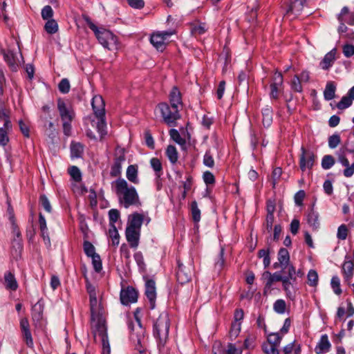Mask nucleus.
Returning a JSON list of instances; mask_svg holds the SVG:
<instances>
[{"label": "nucleus", "instance_id": "f257e3e1", "mask_svg": "<svg viewBox=\"0 0 354 354\" xmlns=\"http://www.w3.org/2000/svg\"><path fill=\"white\" fill-rule=\"evenodd\" d=\"M113 183L115 185V193L119 198V202L125 208L132 205H141L138 194L133 186L129 187L127 182L121 178H118Z\"/></svg>", "mask_w": 354, "mask_h": 354}, {"label": "nucleus", "instance_id": "f03ea898", "mask_svg": "<svg viewBox=\"0 0 354 354\" xmlns=\"http://www.w3.org/2000/svg\"><path fill=\"white\" fill-rule=\"evenodd\" d=\"M91 329L95 339L97 335L101 337L102 354H110L111 347L108 337L106 319L103 317L102 314H95L92 310V322L91 323Z\"/></svg>", "mask_w": 354, "mask_h": 354}, {"label": "nucleus", "instance_id": "7ed1b4c3", "mask_svg": "<svg viewBox=\"0 0 354 354\" xmlns=\"http://www.w3.org/2000/svg\"><path fill=\"white\" fill-rule=\"evenodd\" d=\"M83 19L86 22L89 28L94 32L99 42L104 48L110 50L118 48L119 42L118 37L112 32L104 28H98L88 16L84 15Z\"/></svg>", "mask_w": 354, "mask_h": 354}, {"label": "nucleus", "instance_id": "20e7f679", "mask_svg": "<svg viewBox=\"0 0 354 354\" xmlns=\"http://www.w3.org/2000/svg\"><path fill=\"white\" fill-rule=\"evenodd\" d=\"M170 321L168 313L162 312L153 322V335L158 342V346L160 349L163 348L168 339Z\"/></svg>", "mask_w": 354, "mask_h": 354}, {"label": "nucleus", "instance_id": "39448f33", "mask_svg": "<svg viewBox=\"0 0 354 354\" xmlns=\"http://www.w3.org/2000/svg\"><path fill=\"white\" fill-rule=\"evenodd\" d=\"M91 106L93 113L98 121L97 122V129L100 134L101 138L106 135V122L105 119V104L103 98L100 95H95L93 97Z\"/></svg>", "mask_w": 354, "mask_h": 354}, {"label": "nucleus", "instance_id": "423d86ee", "mask_svg": "<svg viewBox=\"0 0 354 354\" xmlns=\"http://www.w3.org/2000/svg\"><path fill=\"white\" fill-rule=\"evenodd\" d=\"M163 122L169 127H176L177 120L180 118L178 107L169 105L167 102H160L157 105Z\"/></svg>", "mask_w": 354, "mask_h": 354}, {"label": "nucleus", "instance_id": "0eeeda50", "mask_svg": "<svg viewBox=\"0 0 354 354\" xmlns=\"http://www.w3.org/2000/svg\"><path fill=\"white\" fill-rule=\"evenodd\" d=\"M178 269L176 270V279L178 283L183 285L189 282L194 273L192 261H189L187 265L183 264L180 259H177Z\"/></svg>", "mask_w": 354, "mask_h": 354}, {"label": "nucleus", "instance_id": "6e6552de", "mask_svg": "<svg viewBox=\"0 0 354 354\" xmlns=\"http://www.w3.org/2000/svg\"><path fill=\"white\" fill-rule=\"evenodd\" d=\"M138 292L133 286H129L120 291V299L122 304L127 306L136 303L138 300Z\"/></svg>", "mask_w": 354, "mask_h": 354}, {"label": "nucleus", "instance_id": "1a4fd4ad", "mask_svg": "<svg viewBox=\"0 0 354 354\" xmlns=\"http://www.w3.org/2000/svg\"><path fill=\"white\" fill-rule=\"evenodd\" d=\"M301 154L299 158V167L302 171L306 168L312 169L314 165L315 155L313 151H307L302 147L301 149Z\"/></svg>", "mask_w": 354, "mask_h": 354}, {"label": "nucleus", "instance_id": "9d476101", "mask_svg": "<svg viewBox=\"0 0 354 354\" xmlns=\"http://www.w3.org/2000/svg\"><path fill=\"white\" fill-rule=\"evenodd\" d=\"M145 280V295L149 299L150 308L153 309L156 306V282L152 279L144 277Z\"/></svg>", "mask_w": 354, "mask_h": 354}, {"label": "nucleus", "instance_id": "9b49d317", "mask_svg": "<svg viewBox=\"0 0 354 354\" xmlns=\"http://www.w3.org/2000/svg\"><path fill=\"white\" fill-rule=\"evenodd\" d=\"M124 149H120L116 152L113 165L111 166L110 175L111 177H120L122 171V164L125 161Z\"/></svg>", "mask_w": 354, "mask_h": 354}, {"label": "nucleus", "instance_id": "f8f14e48", "mask_svg": "<svg viewBox=\"0 0 354 354\" xmlns=\"http://www.w3.org/2000/svg\"><path fill=\"white\" fill-rule=\"evenodd\" d=\"M0 53L3 55L5 62L12 72L17 71L19 64L17 62V57L12 50L4 49L0 46Z\"/></svg>", "mask_w": 354, "mask_h": 354}, {"label": "nucleus", "instance_id": "ddd939ff", "mask_svg": "<svg viewBox=\"0 0 354 354\" xmlns=\"http://www.w3.org/2000/svg\"><path fill=\"white\" fill-rule=\"evenodd\" d=\"M20 328L21 335L24 341L26 342L27 346L32 348L34 343L32 337V334L30 329V324L28 319L26 317L22 318L20 320Z\"/></svg>", "mask_w": 354, "mask_h": 354}, {"label": "nucleus", "instance_id": "4468645a", "mask_svg": "<svg viewBox=\"0 0 354 354\" xmlns=\"http://www.w3.org/2000/svg\"><path fill=\"white\" fill-rule=\"evenodd\" d=\"M57 109L62 121L73 120L75 117L73 110L70 106H68L65 102L61 98L57 100Z\"/></svg>", "mask_w": 354, "mask_h": 354}, {"label": "nucleus", "instance_id": "2eb2a0df", "mask_svg": "<svg viewBox=\"0 0 354 354\" xmlns=\"http://www.w3.org/2000/svg\"><path fill=\"white\" fill-rule=\"evenodd\" d=\"M125 236L131 248H136L138 247L140 236V230L127 227Z\"/></svg>", "mask_w": 354, "mask_h": 354}, {"label": "nucleus", "instance_id": "dca6fc26", "mask_svg": "<svg viewBox=\"0 0 354 354\" xmlns=\"http://www.w3.org/2000/svg\"><path fill=\"white\" fill-rule=\"evenodd\" d=\"M282 272H275L273 274H271L269 271H265L263 274V277L267 279V281L265 285V291L266 290L270 289L272 285L274 282L281 281L283 279Z\"/></svg>", "mask_w": 354, "mask_h": 354}, {"label": "nucleus", "instance_id": "f3484780", "mask_svg": "<svg viewBox=\"0 0 354 354\" xmlns=\"http://www.w3.org/2000/svg\"><path fill=\"white\" fill-rule=\"evenodd\" d=\"M315 205L313 204L307 214L308 224L312 227L313 230H316L319 227L320 223L319 221V213L314 209Z\"/></svg>", "mask_w": 354, "mask_h": 354}, {"label": "nucleus", "instance_id": "a211bd4d", "mask_svg": "<svg viewBox=\"0 0 354 354\" xmlns=\"http://www.w3.org/2000/svg\"><path fill=\"white\" fill-rule=\"evenodd\" d=\"M144 221V216L142 214L134 212L129 216L127 227L140 230Z\"/></svg>", "mask_w": 354, "mask_h": 354}, {"label": "nucleus", "instance_id": "6ab92c4d", "mask_svg": "<svg viewBox=\"0 0 354 354\" xmlns=\"http://www.w3.org/2000/svg\"><path fill=\"white\" fill-rule=\"evenodd\" d=\"M336 48L332 49L327 53L319 63V66L325 71L328 70L334 64L335 60Z\"/></svg>", "mask_w": 354, "mask_h": 354}, {"label": "nucleus", "instance_id": "aec40b11", "mask_svg": "<svg viewBox=\"0 0 354 354\" xmlns=\"http://www.w3.org/2000/svg\"><path fill=\"white\" fill-rule=\"evenodd\" d=\"M331 347V344L328 340L326 334L322 335L321 338L315 348L317 354H322L328 352Z\"/></svg>", "mask_w": 354, "mask_h": 354}, {"label": "nucleus", "instance_id": "412c9836", "mask_svg": "<svg viewBox=\"0 0 354 354\" xmlns=\"http://www.w3.org/2000/svg\"><path fill=\"white\" fill-rule=\"evenodd\" d=\"M339 21H344L350 26H354V13L350 12L347 6L342 8L340 13L337 15Z\"/></svg>", "mask_w": 354, "mask_h": 354}, {"label": "nucleus", "instance_id": "4be33fe9", "mask_svg": "<svg viewBox=\"0 0 354 354\" xmlns=\"http://www.w3.org/2000/svg\"><path fill=\"white\" fill-rule=\"evenodd\" d=\"M44 304L39 301L31 309L32 319L34 322H39L43 318Z\"/></svg>", "mask_w": 354, "mask_h": 354}, {"label": "nucleus", "instance_id": "5701e85b", "mask_svg": "<svg viewBox=\"0 0 354 354\" xmlns=\"http://www.w3.org/2000/svg\"><path fill=\"white\" fill-rule=\"evenodd\" d=\"M150 42L160 52H162L167 46L162 36H160L158 32H154L151 35Z\"/></svg>", "mask_w": 354, "mask_h": 354}, {"label": "nucleus", "instance_id": "b1692460", "mask_svg": "<svg viewBox=\"0 0 354 354\" xmlns=\"http://www.w3.org/2000/svg\"><path fill=\"white\" fill-rule=\"evenodd\" d=\"M342 272L345 281H350L354 273V262L351 260L345 261L342 266Z\"/></svg>", "mask_w": 354, "mask_h": 354}, {"label": "nucleus", "instance_id": "393cba45", "mask_svg": "<svg viewBox=\"0 0 354 354\" xmlns=\"http://www.w3.org/2000/svg\"><path fill=\"white\" fill-rule=\"evenodd\" d=\"M4 280L6 289L12 291L17 290L18 288V283L15 275L11 272H7L5 273Z\"/></svg>", "mask_w": 354, "mask_h": 354}, {"label": "nucleus", "instance_id": "a878e982", "mask_svg": "<svg viewBox=\"0 0 354 354\" xmlns=\"http://www.w3.org/2000/svg\"><path fill=\"white\" fill-rule=\"evenodd\" d=\"M86 290H87V292L89 293L90 295V301H91V323L92 322V310L95 313V314H97V313H100V314H102L100 312H95V309H94V304H96L97 303V299H96V297H95V288L93 286H92L90 282L88 281V279H86Z\"/></svg>", "mask_w": 354, "mask_h": 354}, {"label": "nucleus", "instance_id": "bb28decb", "mask_svg": "<svg viewBox=\"0 0 354 354\" xmlns=\"http://www.w3.org/2000/svg\"><path fill=\"white\" fill-rule=\"evenodd\" d=\"M169 102L171 106L182 104L181 93L177 86H174L169 93Z\"/></svg>", "mask_w": 354, "mask_h": 354}, {"label": "nucleus", "instance_id": "cd10ccee", "mask_svg": "<svg viewBox=\"0 0 354 354\" xmlns=\"http://www.w3.org/2000/svg\"><path fill=\"white\" fill-rule=\"evenodd\" d=\"M304 0H290V4L287 9V13L292 12L299 15L303 10Z\"/></svg>", "mask_w": 354, "mask_h": 354}, {"label": "nucleus", "instance_id": "c85d7f7f", "mask_svg": "<svg viewBox=\"0 0 354 354\" xmlns=\"http://www.w3.org/2000/svg\"><path fill=\"white\" fill-rule=\"evenodd\" d=\"M272 109L270 106L267 105L262 110V123L264 127H268L272 122Z\"/></svg>", "mask_w": 354, "mask_h": 354}, {"label": "nucleus", "instance_id": "c756f323", "mask_svg": "<svg viewBox=\"0 0 354 354\" xmlns=\"http://www.w3.org/2000/svg\"><path fill=\"white\" fill-rule=\"evenodd\" d=\"M336 86L333 82H328L324 91V97L326 100H331L335 96Z\"/></svg>", "mask_w": 354, "mask_h": 354}, {"label": "nucleus", "instance_id": "7c9ffc66", "mask_svg": "<svg viewBox=\"0 0 354 354\" xmlns=\"http://www.w3.org/2000/svg\"><path fill=\"white\" fill-rule=\"evenodd\" d=\"M127 179L135 184H138L139 180L138 178V167L136 165H131L127 169Z\"/></svg>", "mask_w": 354, "mask_h": 354}, {"label": "nucleus", "instance_id": "2f4dec72", "mask_svg": "<svg viewBox=\"0 0 354 354\" xmlns=\"http://www.w3.org/2000/svg\"><path fill=\"white\" fill-rule=\"evenodd\" d=\"M277 259L282 266L288 267L290 265V254L288 250L284 248H280L278 252Z\"/></svg>", "mask_w": 354, "mask_h": 354}, {"label": "nucleus", "instance_id": "473e14b6", "mask_svg": "<svg viewBox=\"0 0 354 354\" xmlns=\"http://www.w3.org/2000/svg\"><path fill=\"white\" fill-rule=\"evenodd\" d=\"M84 152V146L80 143H71V155L72 158H81Z\"/></svg>", "mask_w": 354, "mask_h": 354}, {"label": "nucleus", "instance_id": "72a5a7b5", "mask_svg": "<svg viewBox=\"0 0 354 354\" xmlns=\"http://www.w3.org/2000/svg\"><path fill=\"white\" fill-rule=\"evenodd\" d=\"M166 156L171 164H175L178 161V153L175 146L169 145L166 149Z\"/></svg>", "mask_w": 354, "mask_h": 354}, {"label": "nucleus", "instance_id": "f704fd0d", "mask_svg": "<svg viewBox=\"0 0 354 354\" xmlns=\"http://www.w3.org/2000/svg\"><path fill=\"white\" fill-rule=\"evenodd\" d=\"M248 8H250V10L247 15V19L249 22H254L257 19V10L259 8L258 1H256L251 6H248Z\"/></svg>", "mask_w": 354, "mask_h": 354}, {"label": "nucleus", "instance_id": "c9c22d12", "mask_svg": "<svg viewBox=\"0 0 354 354\" xmlns=\"http://www.w3.org/2000/svg\"><path fill=\"white\" fill-rule=\"evenodd\" d=\"M191 214L194 223H198L201 220V210L196 201L191 203Z\"/></svg>", "mask_w": 354, "mask_h": 354}, {"label": "nucleus", "instance_id": "e433bc0d", "mask_svg": "<svg viewBox=\"0 0 354 354\" xmlns=\"http://www.w3.org/2000/svg\"><path fill=\"white\" fill-rule=\"evenodd\" d=\"M150 164L156 173V176L159 178L162 174V167L160 160L157 158H152L150 160Z\"/></svg>", "mask_w": 354, "mask_h": 354}, {"label": "nucleus", "instance_id": "4c0bfd02", "mask_svg": "<svg viewBox=\"0 0 354 354\" xmlns=\"http://www.w3.org/2000/svg\"><path fill=\"white\" fill-rule=\"evenodd\" d=\"M44 29L48 34H55L58 30V24L53 19H48L44 26Z\"/></svg>", "mask_w": 354, "mask_h": 354}, {"label": "nucleus", "instance_id": "58836bf2", "mask_svg": "<svg viewBox=\"0 0 354 354\" xmlns=\"http://www.w3.org/2000/svg\"><path fill=\"white\" fill-rule=\"evenodd\" d=\"M282 336L279 333H271L268 335V342L274 346L279 348Z\"/></svg>", "mask_w": 354, "mask_h": 354}, {"label": "nucleus", "instance_id": "ea45409f", "mask_svg": "<svg viewBox=\"0 0 354 354\" xmlns=\"http://www.w3.org/2000/svg\"><path fill=\"white\" fill-rule=\"evenodd\" d=\"M282 275V277L288 278V281H292V282H296L297 277H296V270L293 265H289L286 267V273Z\"/></svg>", "mask_w": 354, "mask_h": 354}, {"label": "nucleus", "instance_id": "a19ab883", "mask_svg": "<svg viewBox=\"0 0 354 354\" xmlns=\"http://www.w3.org/2000/svg\"><path fill=\"white\" fill-rule=\"evenodd\" d=\"M258 257L263 258L264 268H268L270 264V249H261L258 252Z\"/></svg>", "mask_w": 354, "mask_h": 354}, {"label": "nucleus", "instance_id": "79ce46f5", "mask_svg": "<svg viewBox=\"0 0 354 354\" xmlns=\"http://www.w3.org/2000/svg\"><path fill=\"white\" fill-rule=\"evenodd\" d=\"M83 249L86 255L88 257H94L97 254L95 252V248L93 245L88 241H84L83 243Z\"/></svg>", "mask_w": 354, "mask_h": 354}, {"label": "nucleus", "instance_id": "37998d69", "mask_svg": "<svg viewBox=\"0 0 354 354\" xmlns=\"http://www.w3.org/2000/svg\"><path fill=\"white\" fill-rule=\"evenodd\" d=\"M335 163V158L331 155H326L322 160V167L324 169H330Z\"/></svg>", "mask_w": 354, "mask_h": 354}, {"label": "nucleus", "instance_id": "c03bdc74", "mask_svg": "<svg viewBox=\"0 0 354 354\" xmlns=\"http://www.w3.org/2000/svg\"><path fill=\"white\" fill-rule=\"evenodd\" d=\"M308 284L310 286L315 287L318 283V274L315 270H310L308 275Z\"/></svg>", "mask_w": 354, "mask_h": 354}, {"label": "nucleus", "instance_id": "a18cd8bd", "mask_svg": "<svg viewBox=\"0 0 354 354\" xmlns=\"http://www.w3.org/2000/svg\"><path fill=\"white\" fill-rule=\"evenodd\" d=\"M169 135L171 138L174 140L176 143L180 145H184L186 143V141L184 138L180 136L178 131L175 129H171L169 130Z\"/></svg>", "mask_w": 354, "mask_h": 354}, {"label": "nucleus", "instance_id": "49530a36", "mask_svg": "<svg viewBox=\"0 0 354 354\" xmlns=\"http://www.w3.org/2000/svg\"><path fill=\"white\" fill-rule=\"evenodd\" d=\"M291 89L295 92L301 93L303 91V87L301 85V81L300 80L298 75H295L292 80H291L290 84Z\"/></svg>", "mask_w": 354, "mask_h": 354}, {"label": "nucleus", "instance_id": "de8ad7c7", "mask_svg": "<svg viewBox=\"0 0 354 354\" xmlns=\"http://www.w3.org/2000/svg\"><path fill=\"white\" fill-rule=\"evenodd\" d=\"M330 286L333 290V292L337 295H339L342 294V290L340 288V279L337 276H333L330 281Z\"/></svg>", "mask_w": 354, "mask_h": 354}, {"label": "nucleus", "instance_id": "09e8293b", "mask_svg": "<svg viewBox=\"0 0 354 354\" xmlns=\"http://www.w3.org/2000/svg\"><path fill=\"white\" fill-rule=\"evenodd\" d=\"M109 234L112 239L113 245H118L120 241V235L115 226H110Z\"/></svg>", "mask_w": 354, "mask_h": 354}, {"label": "nucleus", "instance_id": "8fccbe9b", "mask_svg": "<svg viewBox=\"0 0 354 354\" xmlns=\"http://www.w3.org/2000/svg\"><path fill=\"white\" fill-rule=\"evenodd\" d=\"M120 213L116 209H111L109 211V226H115V223L120 218Z\"/></svg>", "mask_w": 354, "mask_h": 354}, {"label": "nucleus", "instance_id": "3c124183", "mask_svg": "<svg viewBox=\"0 0 354 354\" xmlns=\"http://www.w3.org/2000/svg\"><path fill=\"white\" fill-rule=\"evenodd\" d=\"M68 173L75 182H80L82 180L81 171L77 166H71L69 167Z\"/></svg>", "mask_w": 354, "mask_h": 354}, {"label": "nucleus", "instance_id": "603ef678", "mask_svg": "<svg viewBox=\"0 0 354 354\" xmlns=\"http://www.w3.org/2000/svg\"><path fill=\"white\" fill-rule=\"evenodd\" d=\"M352 100L346 95L343 96L341 100L337 104L336 106L340 110L348 108L352 104Z\"/></svg>", "mask_w": 354, "mask_h": 354}, {"label": "nucleus", "instance_id": "864d4df0", "mask_svg": "<svg viewBox=\"0 0 354 354\" xmlns=\"http://www.w3.org/2000/svg\"><path fill=\"white\" fill-rule=\"evenodd\" d=\"M328 147L330 149L336 148L341 142V138L339 134L335 133L328 137Z\"/></svg>", "mask_w": 354, "mask_h": 354}, {"label": "nucleus", "instance_id": "5fc2aeb1", "mask_svg": "<svg viewBox=\"0 0 354 354\" xmlns=\"http://www.w3.org/2000/svg\"><path fill=\"white\" fill-rule=\"evenodd\" d=\"M286 304L283 299H277L273 305L274 310L279 314H283L286 311Z\"/></svg>", "mask_w": 354, "mask_h": 354}, {"label": "nucleus", "instance_id": "6e6d98bb", "mask_svg": "<svg viewBox=\"0 0 354 354\" xmlns=\"http://www.w3.org/2000/svg\"><path fill=\"white\" fill-rule=\"evenodd\" d=\"M135 261L139 268V269L142 272H145L146 270V265L144 261V257L142 254L140 252H138L134 254Z\"/></svg>", "mask_w": 354, "mask_h": 354}, {"label": "nucleus", "instance_id": "4d7b16f0", "mask_svg": "<svg viewBox=\"0 0 354 354\" xmlns=\"http://www.w3.org/2000/svg\"><path fill=\"white\" fill-rule=\"evenodd\" d=\"M274 221V215H266L265 223L263 225V232L266 230L270 233L272 230V225Z\"/></svg>", "mask_w": 354, "mask_h": 354}, {"label": "nucleus", "instance_id": "13d9d810", "mask_svg": "<svg viewBox=\"0 0 354 354\" xmlns=\"http://www.w3.org/2000/svg\"><path fill=\"white\" fill-rule=\"evenodd\" d=\"M263 351L266 354H279V351L277 347L267 343H263L261 346Z\"/></svg>", "mask_w": 354, "mask_h": 354}, {"label": "nucleus", "instance_id": "bf43d9fd", "mask_svg": "<svg viewBox=\"0 0 354 354\" xmlns=\"http://www.w3.org/2000/svg\"><path fill=\"white\" fill-rule=\"evenodd\" d=\"M70 87V82L67 78L62 79L58 84L59 91L64 94H66L69 92Z\"/></svg>", "mask_w": 354, "mask_h": 354}, {"label": "nucleus", "instance_id": "052dcab7", "mask_svg": "<svg viewBox=\"0 0 354 354\" xmlns=\"http://www.w3.org/2000/svg\"><path fill=\"white\" fill-rule=\"evenodd\" d=\"M203 164L208 167L212 168L214 166V160L210 150H207L203 157Z\"/></svg>", "mask_w": 354, "mask_h": 354}, {"label": "nucleus", "instance_id": "680f3d73", "mask_svg": "<svg viewBox=\"0 0 354 354\" xmlns=\"http://www.w3.org/2000/svg\"><path fill=\"white\" fill-rule=\"evenodd\" d=\"M91 258L92 259V264L95 271L100 272L102 269V263L100 255L97 254Z\"/></svg>", "mask_w": 354, "mask_h": 354}, {"label": "nucleus", "instance_id": "e2e57ef3", "mask_svg": "<svg viewBox=\"0 0 354 354\" xmlns=\"http://www.w3.org/2000/svg\"><path fill=\"white\" fill-rule=\"evenodd\" d=\"M41 17L44 20L52 19L53 16V10L50 6H45L41 12Z\"/></svg>", "mask_w": 354, "mask_h": 354}, {"label": "nucleus", "instance_id": "0e129e2a", "mask_svg": "<svg viewBox=\"0 0 354 354\" xmlns=\"http://www.w3.org/2000/svg\"><path fill=\"white\" fill-rule=\"evenodd\" d=\"M39 203L41 207L48 213H50L52 211V207L48 201V198L46 195L42 194L39 197Z\"/></svg>", "mask_w": 354, "mask_h": 354}, {"label": "nucleus", "instance_id": "69168bd1", "mask_svg": "<svg viewBox=\"0 0 354 354\" xmlns=\"http://www.w3.org/2000/svg\"><path fill=\"white\" fill-rule=\"evenodd\" d=\"M145 139L146 145L150 148L151 149H153L155 148V143L153 138L149 130H146L145 131Z\"/></svg>", "mask_w": 354, "mask_h": 354}, {"label": "nucleus", "instance_id": "338daca9", "mask_svg": "<svg viewBox=\"0 0 354 354\" xmlns=\"http://www.w3.org/2000/svg\"><path fill=\"white\" fill-rule=\"evenodd\" d=\"M348 235V228L344 224L341 225L337 229V237L339 240H345Z\"/></svg>", "mask_w": 354, "mask_h": 354}, {"label": "nucleus", "instance_id": "774afa93", "mask_svg": "<svg viewBox=\"0 0 354 354\" xmlns=\"http://www.w3.org/2000/svg\"><path fill=\"white\" fill-rule=\"evenodd\" d=\"M342 51L346 57H351L354 55V46L349 44H344L342 47Z\"/></svg>", "mask_w": 354, "mask_h": 354}]
</instances>
